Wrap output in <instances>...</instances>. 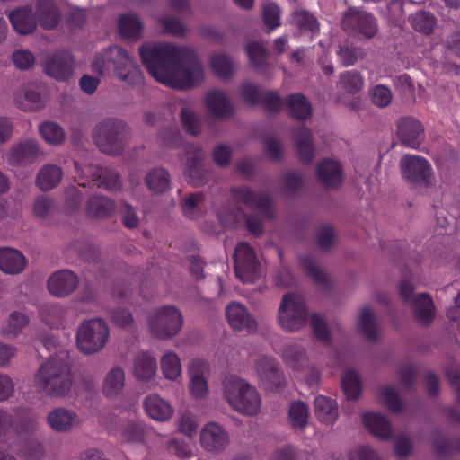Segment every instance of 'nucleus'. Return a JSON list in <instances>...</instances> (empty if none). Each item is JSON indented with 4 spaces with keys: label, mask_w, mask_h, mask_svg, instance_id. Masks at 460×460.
Wrapping results in <instances>:
<instances>
[{
    "label": "nucleus",
    "mask_w": 460,
    "mask_h": 460,
    "mask_svg": "<svg viewBox=\"0 0 460 460\" xmlns=\"http://www.w3.org/2000/svg\"><path fill=\"white\" fill-rule=\"evenodd\" d=\"M226 317L229 325L237 331L255 332L257 321L248 309L239 302H232L226 308Z\"/></svg>",
    "instance_id": "obj_17"
},
{
    "label": "nucleus",
    "mask_w": 460,
    "mask_h": 460,
    "mask_svg": "<svg viewBox=\"0 0 460 460\" xmlns=\"http://www.w3.org/2000/svg\"><path fill=\"white\" fill-rule=\"evenodd\" d=\"M366 429L375 437L389 440L392 438V426L387 418L376 412H366L362 416Z\"/></svg>",
    "instance_id": "obj_23"
},
{
    "label": "nucleus",
    "mask_w": 460,
    "mask_h": 460,
    "mask_svg": "<svg viewBox=\"0 0 460 460\" xmlns=\"http://www.w3.org/2000/svg\"><path fill=\"white\" fill-rule=\"evenodd\" d=\"M143 29V22L136 14H123L119 18L118 31L124 40L137 41L141 37Z\"/></svg>",
    "instance_id": "obj_30"
},
{
    "label": "nucleus",
    "mask_w": 460,
    "mask_h": 460,
    "mask_svg": "<svg viewBox=\"0 0 460 460\" xmlns=\"http://www.w3.org/2000/svg\"><path fill=\"white\" fill-rule=\"evenodd\" d=\"M435 456L441 460L455 452L454 440L448 439L441 432H437L432 439Z\"/></svg>",
    "instance_id": "obj_57"
},
{
    "label": "nucleus",
    "mask_w": 460,
    "mask_h": 460,
    "mask_svg": "<svg viewBox=\"0 0 460 460\" xmlns=\"http://www.w3.org/2000/svg\"><path fill=\"white\" fill-rule=\"evenodd\" d=\"M307 319L308 312L304 298L296 294H286L279 309L280 326L287 331L295 332L304 326Z\"/></svg>",
    "instance_id": "obj_7"
},
{
    "label": "nucleus",
    "mask_w": 460,
    "mask_h": 460,
    "mask_svg": "<svg viewBox=\"0 0 460 460\" xmlns=\"http://www.w3.org/2000/svg\"><path fill=\"white\" fill-rule=\"evenodd\" d=\"M145 183L151 192L162 194L170 189L171 176L164 168L156 167L146 173Z\"/></svg>",
    "instance_id": "obj_33"
},
{
    "label": "nucleus",
    "mask_w": 460,
    "mask_h": 460,
    "mask_svg": "<svg viewBox=\"0 0 460 460\" xmlns=\"http://www.w3.org/2000/svg\"><path fill=\"white\" fill-rule=\"evenodd\" d=\"M341 28L348 34L372 39L378 32L376 18L371 13L357 7H349L341 20Z\"/></svg>",
    "instance_id": "obj_9"
},
{
    "label": "nucleus",
    "mask_w": 460,
    "mask_h": 460,
    "mask_svg": "<svg viewBox=\"0 0 460 460\" xmlns=\"http://www.w3.org/2000/svg\"><path fill=\"white\" fill-rule=\"evenodd\" d=\"M110 332L107 323L101 318L84 322L76 333V345L84 355L100 351L107 343Z\"/></svg>",
    "instance_id": "obj_6"
},
{
    "label": "nucleus",
    "mask_w": 460,
    "mask_h": 460,
    "mask_svg": "<svg viewBox=\"0 0 460 460\" xmlns=\"http://www.w3.org/2000/svg\"><path fill=\"white\" fill-rule=\"evenodd\" d=\"M161 368L167 379L176 380L181 373V366L177 354L174 352L164 354L161 360Z\"/></svg>",
    "instance_id": "obj_53"
},
{
    "label": "nucleus",
    "mask_w": 460,
    "mask_h": 460,
    "mask_svg": "<svg viewBox=\"0 0 460 460\" xmlns=\"http://www.w3.org/2000/svg\"><path fill=\"white\" fill-rule=\"evenodd\" d=\"M411 22L415 31L429 35L434 31L436 19L430 13L420 11L411 16Z\"/></svg>",
    "instance_id": "obj_54"
},
{
    "label": "nucleus",
    "mask_w": 460,
    "mask_h": 460,
    "mask_svg": "<svg viewBox=\"0 0 460 460\" xmlns=\"http://www.w3.org/2000/svg\"><path fill=\"white\" fill-rule=\"evenodd\" d=\"M262 17L265 25L269 28L268 33L280 26V9L278 4L270 3L263 6Z\"/></svg>",
    "instance_id": "obj_61"
},
{
    "label": "nucleus",
    "mask_w": 460,
    "mask_h": 460,
    "mask_svg": "<svg viewBox=\"0 0 460 460\" xmlns=\"http://www.w3.org/2000/svg\"><path fill=\"white\" fill-rule=\"evenodd\" d=\"M63 174L61 167L55 164H46L38 173L37 185L42 190H49L60 182Z\"/></svg>",
    "instance_id": "obj_38"
},
{
    "label": "nucleus",
    "mask_w": 460,
    "mask_h": 460,
    "mask_svg": "<svg viewBox=\"0 0 460 460\" xmlns=\"http://www.w3.org/2000/svg\"><path fill=\"white\" fill-rule=\"evenodd\" d=\"M48 422L56 431H66L78 425L80 419L74 411L59 407L49 413Z\"/></svg>",
    "instance_id": "obj_25"
},
{
    "label": "nucleus",
    "mask_w": 460,
    "mask_h": 460,
    "mask_svg": "<svg viewBox=\"0 0 460 460\" xmlns=\"http://www.w3.org/2000/svg\"><path fill=\"white\" fill-rule=\"evenodd\" d=\"M370 95L372 102L380 108L388 106L393 98L391 90L382 84L376 85L372 89Z\"/></svg>",
    "instance_id": "obj_63"
},
{
    "label": "nucleus",
    "mask_w": 460,
    "mask_h": 460,
    "mask_svg": "<svg viewBox=\"0 0 460 460\" xmlns=\"http://www.w3.org/2000/svg\"><path fill=\"white\" fill-rule=\"evenodd\" d=\"M75 170L78 176L92 179L98 187H102L110 190H119L122 186L120 175L114 170L108 167L95 166L89 164L82 167L80 164L75 161Z\"/></svg>",
    "instance_id": "obj_12"
},
{
    "label": "nucleus",
    "mask_w": 460,
    "mask_h": 460,
    "mask_svg": "<svg viewBox=\"0 0 460 460\" xmlns=\"http://www.w3.org/2000/svg\"><path fill=\"white\" fill-rule=\"evenodd\" d=\"M139 55L148 73L166 86L188 89L204 79L202 65L189 48L151 43L141 46Z\"/></svg>",
    "instance_id": "obj_1"
},
{
    "label": "nucleus",
    "mask_w": 460,
    "mask_h": 460,
    "mask_svg": "<svg viewBox=\"0 0 460 460\" xmlns=\"http://www.w3.org/2000/svg\"><path fill=\"white\" fill-rule=\"evenodd\" d=\"M181 121L185 131L192 136H198L201 131L200 121L196 115L189 108H182L181 111Z\"/></svg>",
    "instance_id": "obj_59"
},
{
    "label": "nucleus",
    "mask_w": 460,
    "mask_h": 460,
    "mask_svg": "<svg viewBox=\"0 0 460 460\" xmlns=\"http://www.w3.org/2000/svg\"><path fill=\"white\" fill-rule=\"evenodd\" d=\"M314 412L321 422L332 424L338 417V406L332 399L319 395L314 400Z\"/></svg>",
    "instance_id": "obj_35"
},
{
    "label": "nucleus",
    "mask_w": 460,
    "mask_h": 460,
    "mask_svg": "<svg viewBox=\"0 0 460 460\" xmlns=\"http://www.w3.org/2000/svg\"><path fill=\"white\" fill-rule=\"evenodd\" d=\"M412 310L416 321L422 325L432 323L435 306L431 296L427 293L417 295L412 300Z\"/></svg>",
    "instance_id": "obj_28"
},
{
    "label": "nucleus",
    "mask_w": 460,
    "mask_h": 460,
    "mask_svg": "<svg viewBox=\"0 0 460 460\" xmlns=\"http://www.w3.org/2000/svg\"><path fill=\"white\" fill-rule=\"evenodd\" d=\"M458 159L457 153L449 145H444L436 155L438 167L450 170L456 165Z\"/></svg>",
    "instance_id": "obj_60"
},
{
    "label": "nucleus",
    "mask_w": 460,
    "mask_h": 460,
    "mask_svg": "<svg viewBox=\"0 0 460 460\" xmlns=\"http://www.w3.org/2000/svg\"><path fill=\"white\" fill-rule=\"evenodd\" d=\"M116 209L113 199L103 195L91 197L86 204L87 215L92 218H106L111 216Z\"/></svg>",
    "instance_id": "obj_31"
},
{
    "label": "nucleus",
    "mask_w": 460,
    "mask_h": 460,
    "mask_svg": "<svg viewBox=\"0 0 460 460\" xmlns=\"http://www.w3.org/2000/svg\"><path fill=\"white\" fill-rule=\"evenodd\" d=\"M9 429L12 437L19 441L29 439V411L25 407L13 409L10 417Z\"/></svg>",
    "instance_id": "obj_29"
},
{
    "label": "nucleus",
    "mask_w": 460,
    "mask_h": 460,
    "mask_svg": "<svg viewBox=\"0 0 460 460\" xmlns=\"http://www.w3.org/2000/svg\"><path fill=\"white\" fill-rule=\"evenodd\" d=\"M127 134L128 126L122 119L107 118L96 125L93 137L102 153L117 155L124 149Z\"/></svg>",
    "instance_id": "obj_5"
},
{
    "label": "nucleus",
    "mask_w": 460,
    "mask_h": 460,
    "mask_svg": "<svg viewBox=\"0 0 460 460\" xmlns=\"http://www.w3.org/2000/svg\"><path fill=\"white\" fill-rule=\"evenodd\" d=\"M26 257L18 250L0 247V270L5 274L17 275L25 268Z\"/></svg>",
    "instance_id": "obj_22"
},
{
    "label": "nucleus",
    "mask_w": 460,
    "mask_h": 460,
    "mask_svg": "<svg viewBox=\"0 0 460 460\" xmlns=\"http://www.w3.org/2000/svg\"><path fill=\"white\" fill-rule=\"evenodd\" d=\"M79 283L77 276L71 270H63L53 273L48 281V288L55 296L63 297L72 294Z\"/></svg>",
    "instance_id": "obj_19"
},
{
    "label": "nucleus",
    "mask_w": 460,
    "mask_h": 460,
    "mask_svg": "<svg viewBox=\"0 0 460 460\" xmlns=\"http://www.w3.org/2000/svg\"><path fill=\"white\" fill-rule=\"evenodd\" d=\"M292 22L302 32L315 33L319 31V23L317 19L308 11L296 9L292 13Z\"/></svg>",
    "instance_id": "obj_45"
},
{
    "label": "nucleus",
    "mask_w": 460,
    "mask_h": 460,
    "mask_svg": "<svg viewBox=\"0 0 460 460\" xmlns=\"http://www.w3.org/2000/svg\"><path fill=\"white\" fill-rule=\"evenodd\" d=\"M187 152L190 153L185 169V176L189 182L193 186H200L206 182L207 171L203 164V152L201 149L193 146L187 147Z\"/></svg>",
    "instance_id": "obj_20"
},
{
    "label": "nucleus",
    "mask_w": 460,
    "mask_h": 460,
    "mask_svg": "<svg viewBox=\"0 0 460 460\" xmlns=\"http://www.w3.org/2000/svg\"><path fill=\"white\" fill-rule=\"evenodd\" d=\"M285 101L279 96V94L275 91H268L262 93L260 105H261L267 112L269 113H277L279 112Z\"/></svg>",
    "instance_id": "obj_62"
},
{
    "label": "nucleus",
    "mask_w": 460,
    "mask_h": 460,
    "mask_svg": "<svg viewBox=\"0 0 460 460\" xmlns=\"http://www.w3.org/2000/svg\"><path fill=\"white\" fill-rule=\"evenodd\" d=\"M400 168L403 179L408 183L423 188L430 186L433 169L426 158L415 155H406L400 161Z\"/></svg>",
    "instance_id": "obj_10"
},
{
    "label": "nucleus",
    "mask_w": 460,
    "mask_h": 460,
    "mask_svg": "<svg viewBox=\"0 0 460 460\" xmlns=\"http://www.w3.org/2000/svg\"><path fill=\"white\" fill-rule=\"evenodd\" d=\"M40 132L42 137L49 144L59 145L66 138L63 128L53 121H46L40 124Z\"/></svg>",
    "instance_id": "obj_51"
},
{
    "label": "nucleus",
    "mask_w": 460,
    "mask_h": 460,
    "mask_svg": "<svg viewBox=\"0 0 460 460\" xmlns=\"http://www.w3.org/2000/svg\"><path fill=\"white\" fill-rule=\"evenodd\" d=\"M35 381L40 392L50 397L63 398L74 383L71 366L61 356L53 357L40 367Z\"/></svg>",
    "instance_id": "obj_3"
},
{
    "label": "nucleus",
    "mask_w": 460,
    "mask_h": 460,
    "mask_svg": "<svg viewBox=\"0 0 460 460\" xmlns=\"http://www.w3.org/2000/svg\"><path fill=\"white\" fill-rule=\"evenodd\" d=\"M339 84L347 93H356L362 89L364 79L360 73L355 70L345 71L340 75Z\"/></svg>",
    "instance_id": "obj_55"
},
{
    "label": "nucleus",
    "mask_w": 460,
    "mask_h": 460,
    "mask_svg": "<svg viewBox=\"0 0 460 460\" xmlns=\"http://www.w3.org/2000/svg\"><path fill=\"white\" fill-rule=\"evenodd\" d=\"M290 116L297 120H305L312 114L310 102L303 93H292L285 99Z\"/></svg>",
    "instance_id": "obj_34"
},
{
    "label": "nucleus",
    "mask_w": 460,
    "mask_h": 460,
    "mask_svg": "<svg viewBox=\"0 0 460 460\" xmlns=\"http://www.w3.org/2000/svg\"><path fill=\"white\" fill-rule=\"evenodd\" d=\"M92 69L99 75L113 69L115 75L129 85H140L144 81L143 73L134 58L119 46H111L97 53Z\"/></svg>",
    "instance_id": "obj_2"
},
{
    "label": "nucleus",
    "mask_w": 460,
    "mask_h": 460,
    "mask_svg": "<svg viewBox=\"0 0 460 460\" xmlns=\"http://www.w3.org/2000/svg\"><path fill=\"white\" fill-rule=\"evenodd\" d=\"M358 329L370 341H375L377 338L376 326L369 307H364L361 310L358 316Z\"/></svg>",
    "instance_id": "obj_52"
},
{
    "label": "nucleus",
    "mask_w": 460,
    "mask_h": 460,
    "mask_svg": "<svg viewBox=\"0 0 460 460\" xmlns=\"http://www.w3.org/2000/svg\"><path fill=\"white\" fill-rule=\"evenodd\" d=\"M233 198L247 208H254L268 219L274 217L270 196L264 192H256L246 186L234 187L230 190Z\"/></svg>",
    "instance_id": "obj_13"
},
{
    "label": "nucleus",
    "mask_w": 460,
    "mask_h": 460,
    "mask_svg": "<svg viewBox=\"0 0 460 460\" xmlns=\"http://www.w3.org/2000/svg\"><path fill=\"white\" fill-rule=\"evenodd\" d=\"M28 318L25 314L13 311L10 314L6 323L1 329L3 337L13 339L17 337L27 325Z\"/></svg>",
    "instance_id": "obj_40"
},
{
    "label": "nucleus",
    "mask_w": 460,
    "mask_h": 460,
    "mask_svg": "<svg viewBox=\"0 0 460 460\" xmlns=\"http://www.w3.org/2000/svg\"><path fill=\"white\" fill-rule=\"evenodd\" d=\"M45 73L58 80L66 81L74 71V58L69 51H58L49 57L44 66Z\"/></svg>",
    "instance_id": "obj_16"
},
{
    "label": "nucleus",
    "mask_w": 460,
    "mask_h": 460,
    "mask_svg": "<svg viewBox=\"0 0 460 460\" xmlns=\"http://www.w3.org/2000/svg\"><path fill=\"white\" fill-rule=\"evenodd\" d=\"M60 19L58 6L49 0H40L37 4V21L46 30L54 29Z\"/></svg>",
    "instance_id": "obj_32"
},
{
    "label": "nucleus",
    "mask_w": 460,
    "mask_h": 460,
    "mask_svg": "<svg viewBox=\"0 0 460 460\" xmlns=\"http://www.w3.org/2000/svg\"><path fill=\"white\" fill-rule=\"evenodd\" d=\"M316 173L319 181L329 188L339 187L343 181V170L341 164L326 158L317 164Z\"/></svg>",
    "instance_id": "obj_21"
},
{
    "label": "nucleus",
    "mask_w": 460,
    "mask_h": 460,
    "mask_svg": "<svg viewBox=\"0 0 460 460\" xmlns=\"http://www.w3.org/2000/svg\"><path fill=\"white\" fill-rule=\"evenodd\" d=\"M156 359L148 353L138 354L134 361V375L139 380H149L156 373Z\"/></svg>",
    "instance_id": "obj_39"
},
{
    "label": "nucleus",
    "mask_w": 460,
    "mask_h": 460,
    "mask_svg": "<svg viewBox=\"0 0 460 460\" xmlns=\"http://www.w3.org/2000/svg\"><path fill=\"white\" fill-rule=\"evenodd\" d=\"M224 395L230 405L243 414L252 416L260 411L261 401L257 390L237 376H226Z\"/></svg>",
    "instance_id": "obj_4"
},
{
    "label": "nucleus",
    "mask_w": 460,
    "mask_h": 460,
    "mask_svg": "<svg viewBox=\"0 0 460 460\" xmlns=\"http://www.w3.org/2000/svg\"><path fill=\"white\" fill-rule=\"evenodd\" d=\"M293 138L299 159L306 164H310L314 158V146L311 131L305 126H300L294 129Z\"/></svg>",
    "instance_id": "obj_24"
},
{
    "label": "nucleus",
    "mask_w": 460,
    "mask_h": 460,
    "mask_svg": "<svg viewBox=\"0 0 460 460\" xmlns=\"http://www.w3.org/2000/svg\"><path fill=\"white\" fill-rule=\"evenodd\" d=\"M397 136L403 146L416 149L424 139L422 124L412 118H402L397 126Z\"/></svg>",
    "instance_id": "obj_18"
},
{
    "label": "nucleus",
    "mask_w": 460,
    "mask_h": 460,
    "mask_svg": "<svg viewBox=\"0 0 460 460\" xmlns=\"http://www.w3.org/2000/svg\"><path fill=\"white\" fill-rule=\"evenodd\" d=\"M29 155V145L20 143L13 146L10 151L8 163L13 166L26 164Z\"/></svg>",
    "instance_id": "obj_64"
},
{
    "label": "nucleus",
    "mask_w": 460,
    "mask_h": 460,
    "mask_svg": "<svg viewBox=\"0 0 460 460\" xmlns=\"http://www.w3.org/2000/svg\"><path fill=\"white\" fill-rule=\"evenodd\" d=\"M246 53L251 66L261 73H266L270 68L268 63V51L262 43L251 41L246 45Z\"/></svg>",
    "instance_id": "obj_36"
},
{
    "label": "nucleus",
    "mask_w": 460,
    "mask_h": 460,
    "mask_svg": "<svg viewBox=\"0 0 460 460\" xmlns=\"http://www.w3.org/2000/svg\"><path fill=\"white\" fill-rule=\"evenodd\" d=\"M182 323L181 311L172 305L158 308L149 318L151 333L159 339L175 336L181 331Z\"/></svg>",
    "instance_id": "obj_8"
},
{
    "label": "nucleus",
    "mask_w": 460,
    "mask_h": 460,
    "mask_svg": "<svg viewBox=\"0 0 460 460\" xmlns=\"http://www.w3.org/2000/svg\"><path fill=\"white\" fill-rule=\"evenodd\" d=\"M300 263L306 273L317 285L328 288L331 285L328 276L323 271L310 256H304L300 259Z\"/></svg>",
    "instance_id": "obj_43"
},
{
    "label": "nucleus",
    "mask_w": 460,
    "mask_h": 460,
    "mask_svg": "<svg viewBox=\"0 0 460 460\" xmlns=\"http://www.w3.org/2000/svg\"><path fill=\"white\" fill-rule=\"evenodd\" d=\"M144 406L147 415L158 421L169 420L173 413L172 405L155 394L146 397Z\"/></svg>",
    "instance_id": "obj_26"
},
{
    "label": "nucleus",
    "mask_w": 460,
    "mask_h": 460,
    "mask_svg": "<svg viewBox=\"0 0 460 460\" xmlns=\"http://www.w3.org/2000/svg\"><path fill=\"white\" fill-rule=\"evenodd\" d=\"M203 363L199 359H194L190 366V392L192 397L196 399L204 398L208 392V382L199 372V367Z\"/></svg>",
    "instance_id": "obj_37"
},
{
    "label": "nucleus",
    "mask_w": 460,
    "mask_h": 460,
    "mask_svg": "<svg viewBox=\"0 0 460 460\" xmlns=\"http://www.w3.org/2000/svg\"><path fill=\"white\" fill-rule=\"evenodd\" d=\"M339 59L344 66L355 65L358 60H361L365 57V50L361 47L346 43L339 47L337 52Z\"/></svg>",
    "instance_id": "obj_50"
},
{
    "label": "nucleus",
    "mask_w": 460,
    "mask_h": 460,
    "mask_svg": "<svg viewBox=\"0 0 460 460\" xmlns=\"http://www.w3.org/2000/svg\"><path fill=\"white\" fill-rule=\"evenodd\" d=\"M341 386L347 399L355 401L361 393V382L355 370H348L341 377Z\"/></svg>",
    "instance_id": "obj_46"
},
{
    "label": "nucleus",
    "mask_w": 460,
    "mask_h": 460,
    "mask_svg": "<svg viewBox=\"0 0 460 460\" xmlns=\"http://www.w3.org/2000/svg\"><path fill=\"white\" fill-rule=\"evenodd\" d=\"M230 442L225 429L215 421L206 424L200 432L201 447L208 452L219 453L225 450Z\"/></svg>",
    "instance_id": "obj_14"
},
{
    "label": "nucleus",
    "mask_w": 460,
    "mask_h": 460,
    "mask_svg": "<svg viewBox=\"0 0 460 460\" xmlns=\"http://www.w3.org/2000/svg\"><path fill=\"white\" fill-rule=\"evenodd\" d=\"M308 407L301 402H293L289 406L288 420L293 429H304L308 423Z\"/></svg>",
    "instance_id": "obj_44"
},
{
    "label": "nucleus",
    "mask_w": 460,
    "mask_h": 460,
    "mask_svg": "<svg viewBox=\"0 0 460 460\" xmlns=\"http://www.w3.org/2000/svg\"><path fill=\"white\" fill-rule=\"evenodd\" d=\"M234 272L243 283H252L260 276V263L254 249L247 243H238L234 254Z\"/></svg>",
    "instance_id": "obj_11"
},
{
    "label": "nucleus",
    "mask_w": 460,
    "mask_h": 460,
    "mask_svg": "<svg viewBox=\"0 0 460 460\" xmlns=\"http://www.w3.org/2000/svg\"><path fill=\"white\" fill-rule=\"evenodd\" d=\"M9 20L13 30L22 35L29 33V8L19 7L9 13Z\"/></svg>",
    "instance_id": "obj_56"
},
{
    "label": "nucleus",
    "mask_w": 460,
    "mask_h": 460,
    "mask_svg": "<svg viewBox=\"0 0 460 460\" xmlns=\"http://www.w3.org/2000/svg\"><path fill=\"white\" fill-rule=\"evenodd\" d=\"M380 396L389 411L398 413L403 409V402L398 392L391 387L385 386L380 389Z\"/></svg>",
    "instance_id": "obj_58"
},
{
    "label": "nucleus",
    "mask_w": 460,
    "mask_h": 460,
    "mask_svg": "<svg viewBox=\"0 0 460 460\" xmlns=\"http://www.w3.org/2000/svg\"><path fill=\"white\" fill-rule=\"evenodd\" d=\"M203 201L204 195L200 192L189 195L181 204L184 216L193 220L199 218L203 213Z\"/></svg>",
    "instance_id": "obj_48"
},
{
    "label": "nucleus",
    "mask_w": 460,
    "mask_h": 460,
    "mask_svg": "<svg viewBox=\"0 0 460 460\" xmlns=\"http://www.w3.org/2000/svg\"><path fill=\"white\" fill-rule=\"evenodd\" d=\"M255 370L262 383L270 391H278L285 383V377L278 362L270 357H261L255 363Z\"/></svg>",
    "instance_id": "obj_15"
},
{
    "label": "nucleus",
    "mask_w": 460,
    "mask_h": 460,
    "mask_svg": "<svg viewBox=\"0 0 460 460\" xmlns=\"http://www.w3.org/2000/svg\"><path fill=\"white\" fill-rule=\"evenodd\" d=\"M39 314L41 320L50 328H58L64 317L63 308L57 304H44L40 305Z\"/></svg>",
    "instance_id": "obj_47"
},
{
    "label": "nucleus",
    "mask_w": 460,
    "mask_h": 460,
    "mask_svg": "<svg viewBox=\"0 0 460 460\" xmlns=\"http://www.w3.org/2000/svg\"><path fill=\"white\" fill-rule=\"evenodd\" d=\"M282 358L293 369H300L307 362L305 349L297 344H286L282 351Z\"/></svg>",
    "instance_id": "obj_41"
},
{
    "label": "nucleus",
    "mask_w": 460,
    "mask_h": 460,
    "mask_svg": "<svg viewBox=\"0 0 460 460\" xmlns=\"http://www.w3.org/2000/svg\"><path fill=\"white\" fill-rule=\"evenodd\" d=\"M210 66L215 75L220 78L227 79L233 75L234 65L226 54H215L210 59Z\"/></svg>",
    "instance_id": "obj_49"
},
{
    "label": "nucleus",
    "mask_w": 460,
    "mask_h": 460,
    "mask_svg": "<svg viewBox=\"0 0 460 460\" xmlns=\"http://www.w3.org/2000/svg\"><path fill=\"white\" fill-rule=\"evenodd\" d=\"M124 385V371L120 367H113L105 377L103 393L109 397L115 396L123 389Z\"/></svg>",
    "instance_id": "obj_42"
},
{
    "label": "nucleus",
    "mask_w": 460,
    "mask_h": 460,
    "mask_svg": "<svg viewBox=\"0 0 460 460\" xmlns=\"http://www.w3.org/2000/svg\"><path fill=\"white\" fill-rule=\"evenodd\" d=\"M206 105L217 118H227L234 114V107L226 94L221 91H212L206 96Z\"/></svg>",
    "instance_id": "obj_27"
}]
</instances>
